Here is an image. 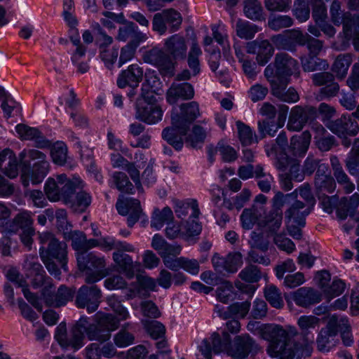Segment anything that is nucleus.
<instances>
[{"label":"nucleus","mask_w":359,"mask_h":359,"mask_svg":"<svg viewBox=\"0 0 359 359\" xmlns=\"http://www.w3.org/2000/svg\"><path fill=\"white\" fill-rule=\"evenodd\" d=\"M83 187V182L79 177L67 178L65 174L55 176V178L49 177L44 184V192L50 201H63L64 203L71 202V197L77 189Z\"/></svg>","instance_id":"nucleus-1"},{"label":"nucleus","mask_w":359,"mask_h":359,"mask_svg":"<svg viewBox=\"0 0 359 359\" xmlns=\"http://www.w3.org/2000/svg\"><path fill=\"white\" fill-rule=\"evenodd\" d=\"M264 338L269 341L267 353L277 359H293L294 351L289 341L288 333L280 325H269L263 332Z\"/></svg>","instance_id":"nucleus-2"},{"label":"nucleus","mask_w":359,"mask_h":359,"mask_svg":"<svg viewBox=\"0 0 359 359\" xmlns=\"http://www.w3.org/2000/svg\"><path fill=\"white\" fill-rule=\"evenodd\" d=\"M38 238L41 247L39 252L41 259L51 258L57 260L62 269L67 271V245L56 238L50 231L38 232Z\"/></svg>","instance_id":"nucleus-3"},{"label":"nucleus","mask_w":359,"mask_h":359,"mask_svg":"<svg viewBox=\"0 0 359 359\" xmlns=\"http://www.w3.org/2000/svg\"><path fill=\"white\" fill-rule=\"evenodd\" d=\"M76 259L79 268L86 270V282L94 283L105 276V259L93 253L77 252Z\"/></svg>","instance_id":"nucleus-4"},{"label":"nucleus","mask_w":359,"mask_h":359,"mask_svg":"<svg viewBox=\"0 0 359 359\" xmlns=\"http://www.w3.org/2000/svg\"><path fill=\"white\" fill-rule=\"evenodd\" d=\"M182 22L180 13L173 8L163 10L154 14L152 20V29L160 35H163L169 27L170 32L177 31Z\"/></svg>","instance_id":"nucleus-5"},{"label":"nucleus","mask_w":359,"mask_h":359,"mask_svg":"<svg viewBox=\"0 0 359 359\" xmlns=\"http://www.w3.org/2000/svg\"><path fill=\"white\" fill-rule=\"evenodd\" d=\"M274 79L283 85L287 84L289 77L299 74L298 62L286 53H278L273 63Z\"/></svg>","instance_id":"nucleus-6"},{"label":"nucleus","mask_w":359,"mask_h":359,"mask_svg":"<svg viewBox=\"0 0 359 359\" xmlns=\"http://www.w3.org/2000/svg\"><path fill=\"white\" fill-rule=\"evenodd\" d=\"M224 342L226 343V348L224 351L235 359H243L246 358L251 351L257 348L255 341L248 334L236 337L231 345L229 344V334L224 333Z\"/></svg>","instance_id":"nucleus-7"},{"label":"nucleus","mask_w":359,"mask_h":359,"mask_svg":"<svg viewBox=\"0 0 359 359\" xmlns=\"http://www.w3.org/2000/svg\"><path fill=\"white\" fill-rule=\"evenodd\" d=\"M156 102V99L149 101L140 97L136 102L135 118L147 124H155L161 121L163 110Z\"/></svg>","instance_id":"nucleus-8"},{"label":"nucleus","mask_w":359,"mask_h":359,"mask_svg":"<svg viewBox=\"0 0 359 359\" xmlns=\"http://www.w3.org/2000/svg\"><path fill=\"white\" fill-rule=\"evenodd\" d=\"M145 62L150 63L158 68L163 76H172L174 75L175 63L162 49L153 48L145 52L143 55Z\"/></svg>","instance_id":"nucleus-9"},{"label":"nucleus","mask_w":359,"mask_h":359,"mask_svg":"<svg viewBox=\"0 0 359 359\" xmlns=\"http://www.w3.org/2000/svg\"><path fill=\"white\" fill-rule=\"evenodd\" d=\"M180 109V114L174 111L172 112L171 121L174 126L180 127L184 130H189L191 123L201 116L199 104L192 101L182 104Z\"/></svg>","instance_id":"nucleus-10"},{"label":"nucleus","mask_w":359,"mask_h":359,"mask_svg":"<svg viewBox=\"0 0 359 359\" xmlns=\"http://www.w3.org/2000/svg\"><path fill=\"white\" fill-rule=\"evenodd\" d=\"M264 76L270 83L272 94L275 97L286 102H296L299 100V95L294 88H290L285 90L287 84L283 85L275 80L273 67L272 65H268L265 68Z\"/></svg>","instance_id":"nucleus-11"},{"label":"nucleus","mask_w":359,"mask_h":359,"mask_svg":"<svg viewBox=\"0 0 359 359\" xmlns=\"http://www.w3.org/2000/svg\"><path fill=\"white\" fill-rule=\"evenodd\" d=\"M102 294L95 285L82 286L76 296V304L79 308H86L88 313L95 311L100 303Z\"/></svg>","instance_id":"nucleus-12"},{"label":"nucleus","mask_w":359,"mask_h":359,"mask_svg":"<svg viewBox=\"0 0 359 359\" xmlns=\"http://www.w3.org/2000/svg\"><path fill=\"white\" fill-rule=\"evenodd\" d=\"M125 251H115L112 255L116 270L128 279H133L137 272L140 271L141 263L133 262L132 257L124 253Z\"/></svg>","instance_id":"nucleus-13"},{"label":"nucleus","mask_w":359,"mask_h":359,"mask_svg":"<svg viewBox=\"0 0 359 359\" xmlns=\"http://www.w3.org/2000/svg\"><path fill=\"white\" fill-rule=\"evenodd\" d=\"M163 48L172 62L184 60L187 57V46L182 35L175 34L165 39Z\"/></svg>","instance_id":"nucleus-14"},{"label":"nucleus","mask_w":359,"mask_h":359,"mask_svg":"<svg viewBox=\"0 0 359 359\" xmlns=\"http://www.w3.org/2000/svg\"><path fill=\"white\" fill-rule=\"evenodd\" d=\"M308 34H304L300 31L291 29L287 30L283 34H278L271 37V41L280 49H292V44L304 46L306 43Z\"/></svg>","instance_id":"nucleus-15"},{"label":"nucleus","mask_w":359,"mask_h":359,"mask_svg":"<svg viewBox=\"0 0 359 359\" xmlns=\"http://www.w3.org/2000/svg\"><path fill=\"white\" fill-rule=\"evenodd\" d=\"M23 267L26 276L32 279L31 283L34 288L40 287L45 283L47 278L46 272L36 256H27Z\"/></svg>","instance_id":"nucleus-16"},{"label":"nucleus","mask_w":359,"mask_h":359,"mask_svg":"<svg viewBox=\"0 0 359 359\" xmlns=\"http://www.w3.org/2000/svg\"><path fill=\"white\" fill-rule=\"evenodd\" d=\"M315 188L318 196L332 194L336 189V182L327 166L320 164L317 170L315 181Z\"/></svg>","instance_id":"nucleus-17"},{"label":"nucleus","mask_w":359,"mask_h":359,"mask_svg":"<svg viewBox=\"0 0 359 359\" xmlns=\"http://www.w3.org/2000/svg\"><path fill=\"white\" fill-rule=\"evenodd\" d=\"M289 107L285 104L278 107V119L276 121H263L258 123V130L262 138L266 135L275 136L278 129L281 128L285 122Z\"/></svg>","instance_id":"nucleus-18"},{"label":"nucleus","mask_w":359,"mask_h":359,"mask_svg":"<svg viewBox=\"0 0 359 359\" xmlns=\"http://www.w3.org/2000/svg\"><path fill=\"white\" fill-rule=\"evenodd\" d=\"M246 51L249 54H256L257 63L264 66L272 57L274 50L273 46L267 40H255L247 43Z\"/></svg>","instance_id":"nucleus-19"},{"label":"nucleus","mask_w":359,"mask_h":359,"mask_svg":"<svg viewBox=\"0 0 359 359\" xmlns=\"http://www.w3.org/2000/svg\"><path fill=\"white\" fill-rule=\"evenodd\" d=\"M291 297L297 306L303 308H309L322 299L320 292L309 287L297 289L291 294Z\"/></svg>","instance_id":"nucleus-20"},{"label":"nucleus","mask_w":359,"mask_h":359,"mask_svg":"<svg viewBox=\"0 0 359 359\" xmlns=\"http://www.w3.org/2000/svg\"><path fill=\"white\" fill-rule=\"evenodd\" d=\"M15 130L19 137L23 140H34L36 147L40 149L49 148L51 143L36 128H32L25 124H18Z\"/></svg>","instance_id":"nucleus-21"},{"label":"nucleus","mask_w":359,"mask_h":359,"mask_svg":"<svg viewBox=\"0 0 359 359\" xmlns=\"http://www.w3.org/2000/svg\"><path fill=\"white\" fill-rule=\"evenodd\" d=\"M74 291L65 285H61L56 293H53L48 289H44L42 292L44 301L49 306L60 307L64 306L67 302L72 300L74 297Z\"/></svg>","instance_id":"nucleus-22"},{"label":"nucleus","mask_w":359,"mask_h":359,"mask_svg":"<svg viewBox=\"0 0 359 359\" xmlns=\"http://www.w3.org/2000/svg\"><path fill=\"white\" fill-rule=\"evenodd\" d=\"M143 77V69L137 64L130 65L123 70L117 79V85L123 88L127 86L138 87Z\"/></svg>","instance_id":"nucleus-23"},{"label":"nucleus","mask_w":359,"mask_h":359,"mask_svg":"<svg viewBox=\"0 0 359 359\" xmlns=\"http://www.w3.org/2000/svg\"><path fill=\"white\" fill-rule=\"evenodd\" d=\"M226 348V343L222 340L219 334L214 332L210 337L204 339L198 346L199 351L205 359H212V353H219Z\"/></svg>","instance_id":"nucleus-24"},{"label":"nucleus","mask_w":359,"mask_h":359,"mask_svg":"<svg viewBox=\"0 0 359 359\" xmlns=\"http://www.w3.org/2000/svg\"><path fill=\"white\" fill-rule=\"evenodd\" d=\"M312 81L316 86H325L320 90L321 99L334 97L337 94V86L333 83L334 76L329 72H320L312 75Z\"/></svg>","instance_id":"nucleus-25"},{"label":"nucleus","mask_w":359,"mask_h":359,"mask_svg":"<svg viewBox=\"0 0 359 359\" xmlns=\"http://www.w3.org/2000/svg\"><path fill=\"white\" fill-rule=\"evenodd\" d=\"M173 209L178 218L182 219H184L191 211V215L189 217L198 218L200 210L197 201L192 198H188L186 200L173 199Z\"/></svg>","instance_id":"nucleus-26"},{"label":"nucleus","mask_w":359,"mask_h":359,"mask_svg":"<svg viewBox=\"0 0 359 359\" xmlns=\"http://www.w3.org/2000/svg\"><path fill=\"white\" fill-rule=\"evenodd\" d=\"M310 207L300 201L293 203L285 212V222H295L299 226L305 225V218L310 213Z\"/></svg>","instance_id":"nucleus-27"},{"label":"nucleus","mask_w":359,"mask_h":359,"mask_svg":"<svg viewBox=\"0 0 359 359\" xmlns=\"http://www.w3.org/2000/svg\"><path fill=\"white\" fill-rule=\"evenodd\" d=\"M194 96L193 86L189 83H172L167 92V101L174 104L179 98L190 100Z\"/></svg>","instance_id":"nucleus-28"},{"label":"nucleus","mask_w":359,"mask_h":359,"mask_svg":"<svg viewBox=\"0 0 359 359\" xmlns=\"http://www.w3.org/2000/svg\"><path fill=\"white\" fill-rule=\"evenodd\" d=\"M146 34L140 32L138 27L133 22H128L118 30L116 40L126 41L131 39L130 42L142 43L147 39Z\"/></svg>","instance_id":"nucleus-29"},{"label":"nucleus","mask_w":359,"mask_h":359,"mask_svg":"<svg viewBox=\"0 0 359 359\" xmlns=\"http://www.w3.org/2000/svg\"><path fill=\"white\" fill-rule=\"evenodd\" d=\"M315 280L329 300L335 297L337 294V279L334 278L331 280V275L327 271H318L315 276Z\"/></svg>","instance_id":"nucleus-30"},{"label":"nucleus","mask_w":359,"mask_h":359,"mask_svg":"<svg viewBox=\"0 0 359 359\" xmlns=\"http://www.w3.org/2000/svg\"><path fill=\"white\" fill-rule=\"evenodd\" d=\"M337 335V319L333 316L329 320L327 326L321 329L319 332L317 343L320 351H329L331 348V339H334Z\"/></svg>","instance_id":"nucleus-31"},{"label":"nucleus","mask_w":359,"mask_h":359,"mask_svg":"<svg viewBox=\"0 0 359 359\" xmlns=\"http://www.w3.org/2000/svg\"><path fill=\"white\" fill-rule=\"evenodd\" d=\"M85 328V324L83 319H80L79 321L71 329L69 334L66 337V343L62 344V347L67 348L71 347L74 350H78L83 346V329Z\"/></svg>","instance_id":"nucleus-32"},{"label":"nucleus","mask_w":359,"mask_h":359,"mask_svg":"<svg viewBox=\"0 0 359 359\" xmlns=\"http://www.w3.org/2000/svg\"><path fill=\"white\" fill-rule=\"evenodd\" d=\"M161 82L154 72H149L145 74V81L142 85L140 97L145 100H154L155 94L158 89Z\"/></svg>","instance_id":"nucleus-33"},{"label":"nucleus","mask_w":359,"mask_h":359,"mask_svg":"<svg viewBox=\"0 0 359 359\" xmlns=\"http://www.w3.org/2000/svg\"><path fill=\"white\" fill-rule=\"evenodd\" d=\"M172 126L163 129L162 137L168 144L172 145L176 150H181L183 147L182 137L184 136L189 130H183L180 127L174 126L171 121Z\"/></svg>","instance_id":"nucleus-34"},{"label":"nucleus","mask_w":359,"mask_h":359,"mask_svg":"<svg viewBox=\"0 0 359 359\" xmlns=\"http://www.w3.org/2000/svg\"><path fill=\"white\" fill-rule=\"evenodd\" d=\"M320 320L315 316H302L297 320V325L301 333L306 337L308 343H313L314 334L311 330L319 327Z\"/></svg>","instance_id":"nucleus-35"},{"label":"nucleus","mask_w":359,"mask_h":359,"mask_svg":"<svg viewBox=\"0 0 359 359\" xmlns=\"http://www.w3.org/2000/svg\"><path fill=\"white\" fill-rule=\"evenodd\" d=\"M343 34L347 41L352 39L355 49L359 51V13L344 22Z\"/></svg>","instance_id":"nucleus-36"},{"label":"nucleus","mask_w":359,"mask_h":359,"mask_svg":"<svg viewBox=\"0 0 359 359\" xmlns=\"http://www.w3.org/2000/svg\"><path fill=\"white\" fill-rule=\"evenodd\" d=\"M32 213L27 210H23L18 213L9 224L8 231L16 233L19 230H27L34 228V219Z\"/></svg>","instance_id":"nucleus-37"},{"label":"nucleus","mask_w":359,"mask_h":359,"mask_svg":"<svg viewBox=\"0 0 359 359\" xmlns=\"http://www.w3.org/2000/svg\"><path fill=\"white\" fill-rule=\"evenodd\" d=\"M307 120L308 116L304 109L300 106H295L290 111L287 128L289 130L299 131Z\"/></svg>","instance_id":"nucleus-38"},{"label":"nucleus","mask_w":359,"mask_h":359,"mask_svg":"<svg viewBox=\"0 0 359 359\" xmlns=\"http://www.w3.org/2000/svg\"><path fill=\"white\" fill-rule=\"evenodd\" d=\"M311 134L309 131L303 132L300 135H294L290 140V149L296 156H303L306 153L310 142Z\"/></svg>","instance_id":"nucleus-39"},{"label":"nucleus","mask_w":359,"mask_h":359,"mask_svg":"<svg viewBox=\"0 0 359 359\" xmlns=\"http://www.w3.org/2000/svg\"><path fill=\"white\" fill-rule=\"evenodd\" d=\"M83 321L85 324L83 333H86L89 340L97 341L102 343L108 341L111 338V334L100 326L97 322L88 325L86 319H83Z\"/></svg>","instance_id":"nucleus-40"},{"label":"nucleus","mask_w":359,"mask_h":359,"mask_svg":"<svg viewBox=\"0 0 359 359\" xmlns=\"http://www.w3.org/2000/svg\"><path fill=\"white\" fill-rule=\"evenodd\" d=\"M243 5L244 15L248 19L254 21H262L265 19L264 8L259 0H244Z\"/></svg>","instance_id":"nucleus-41"},{"label":"nucleus","mask_w":359,"mask_h":359,"mask_svg":"<svg viewBox=\"0 0 359 359\" xmlns=\"http://www.w3.org/2000/svg\"><path fill=\"white\" fill-rule=\"evenodd\" d=\"M173 213L169 207H165L161 210L156 209L154 211L151 226L156 230L161 229L165 224H168L169 222L172 221Z\"/></svg>","instance_id":"nucleus-42"},{"label":"nucleus","mask_w":359,"mask_h":359,"mask_svg":"<svg viewBox=\"0 0 359 359\" xmlns=\"http://www.w3.org/2000/svg\"><path fill=\"white\" fill-rule=\"evenodd\" d=\"M95 320L100 326L104 330H107L110 334L112 331L118 329L120 322L123 321L120 320V318H116L111 313H97L95 316Z\"/></svg>","instance_id":"nucleus-43"},{"label":"nucleus","mask_w":359,"mask_h":359,"mask_svg":"<svg viewBox=\"0 0 359 359\" xmlns=\"http://www.w3.org/2000/svg\"><path fill=\"white\" fill-rule=\"evenodd\" d=\"M259 31V27L248 21L238 20L236 24V32L237 36L243 39H252L256 33Z\"/></svg>","instance_id":"nucleus-44"},{"label":"nucleus","mask_w":359,"mask_h":359,"mask_svg":"<svg viewBox=\"0 0 359 359\" xmlns=\"http://www.w3.org/2000/svg\"><path fill=\"white\" fill-rule=\"evenodd\" d=\"M238 130V137L243 146H249L254 142H257V135L250 126L241 121L236 122Z\"/></svg>","instance_id":"nucleus-45"},{"label":"nucleus","mask_w":359,"mask_h":359,"mask_svg":"<svg viewBox=\"0 0 359 359\" xmlns=\"http://www.w3.org/2000/svg\"><path fill=\"white\" fill-rule=\"evenodd\" d=\"M213 38L222 46L224 55L230 51V43L225 26L222 23L214 25L211 27Z\"/></svg>","instance_id":"nucleus-46"},{"label":"nucleus","mask_w":359,"mask_h":359,"mask_svg":"<svg viewBox=\"0 0 359 359\" xmlns=\"http://www.w3.org/2000/svg\"><path fill=\"white\" fill-rule=\"evenodd\" d=\"M135 162H129L128 164L125 167L126 171L128 173L130 179L135 183L138 190H142V186L140 179V173L139 169L141 168L140 164L136 165L137 159L144 160V155L141 152H136L135 154Z\"/></svg>","instance_id":"nucleus-47"},{"label":"nucleus","mask_w":359,"mask_h":359,"mask_svg":"<svg viewBox=\"0 0 359 359\" xmlns=\"http://www.w3.org/2000/svg\"><path fill=\"white\" fill-rule=\"evenodd\" d=\"M261 216L262 211L255 206L244 209L241 215L243 228L245 229H252Z\"/></svg>","instance_id":"nucleus-48"},{"label":"nucleus","mask_w":359,"mask_h":359,"mask_svg":"<svg viewBox=\"0 0 359 359\" xmlns=\"http://www.w3.org/2000/svg\"><path fill=\"white\" fill-rule=\"evenodd\" d=\"M91 203V196L86 191L78 192L74 197V194L71 197V202L66 203L76 212H84Z\"/></svg>","instance_id":"nucleus-49"},{"label":"nucleus","mask_w":359,"mask_h":359,"mask_svg":"<svg viewBox=\"0 0 359 359\" xmlns=\"http://www.w3.org/2000/svg\"><path fill=\"white\" fill-rule=\"evenodd\" d=\"M318 111L322 116L323 121L325 125L334 134L337 133V123L332 121L331 118L335 115V109L329 106L326 103H321L319 105Z\"/></svg>","instance_id":"nucleus-50"},{"label":"nucleus","mask_w":359,"mask_h":359,"mask_svg":"<svg viewBox=\"0 0 359 359\" xmlns=\"http://www.w3.org/2000/svg\"><path fill=\"white\" fill-rule=\"evenodd\" d=\"M302 65L305 72L326 69L329 67L326 60L318 58L313 55L302 58Z\"/></svg>","instance_id":"nucleus-51"},{"label":"nucleus","mask_w":359,"mask_h":359,"mask_svg":"<svg viewBox=\"0 0 359 359\" xmlns=\"http://www.w3.org/2000/svg\"><path fill=\"white\" fill-rule=\"evenodd\" d=\"M64 237L65 239L72 241V248L78 251V252H83L86 245V238L85 234L80 231H65Z\"/></svg>","instance_id":"nucleus-52"},{"label":"nucleus","mask_w":359,"mask_h":359,"mask_svg":"<svg viewBox=\"0 0 359 359\" xmlns=\"http://www.w3.org/2000/svg\"><path fill=\"white\" fill-rule=\"evenodd\" d=\"M293 19L286 15H271L268 20V27L273 31L287 28L293 25Z\"/></svg>","instance_id":"nucleus-53"},{"label":"nucleus","mask_w":359,"mask_h":359,"mask_svg":"<svg viewBox=\"0 0 359 359\" xmlns=\"http://www.w3.org/2000/svg\"><path fill=\"white\" fill-rule=\"evenodd\" d=\"M216 298L223 304H228L233 299L234 288L229 281H223L217 287L216 291Z\"/></svg>","instance_id":"nucleus-54"},{"label":"nucleus","mask_w":359,"mask_h":359,"mask_svg":"<svg viewBox=\"0 0 359 359\" xmlns=\"http://www.w3.org/2000/svg\"><path fill=\"white\" fill-rule=\"evenodd\" d=\"M50 156L54 163L63 165L67 158V147L62 142H55L50 148Z\"/></svg>","instance_id":"nucleus-55"},{"label":"nucleus","mask_w":359,"mask_h":359,"mask_svg":"<svg viewBox=\"0 0 359 359\" xmlns=\"http://www.w3.org/2000/svg\"><path fill=\"white\" fill-rule=\"evenodd\" d=\"M338 332L340 333L342 342L346 346H350L353 344V337L351 326L346 317H342L338 321Z\"/></svg>","instance_id":"nucleus-56"},{"label":"nucleus","mask_w":359,"mask_h":359,"mask_svg":"<svg viewBox=\"0 0 359 359\" xmlns=\"http://www.w3.org/2000/svg\"><path fill=\"white\" fill-rule=\"evenodd\" d=\"M202 54V51L198 44L194 42L191 44L188 55L187 62L189 68L192 70L193 75L195 76L200 72L199 56Z\"/></svg>","instance_id":"nucleus-57"},{"label":"nucleus","mask_w":359,"mask_h":359,"mask_svg":"<svg viewBox=\"0 0 359 359\" xmlns=\"http://www.w3.org/2000/svg\"><path fill=\"white\" fill-rule=\"evenodd\" d=\"M117 189L125 193H132L134 186L123 172H114L111 176Z\"/></svg>","instance_id":"nucleus-58"},{"label":"nucleus","mask_w":359,"mask_h":359,"mask_svg":"<svg viewBox=\"0 0 359 359\" xmlns=\"http://www.w3.org/2000/svg\"><path fill=\"white\" fill-rule=\"evenodd\" d=\"M283 212L279 210H271L266 216L264 224L271 233H276L282 224Z\"/></svg>","instance_id":"nucleus-59"},{"label":"nucleus","mask_w":359,"mask_h":359,"mask_svg":"<svg viewBox=\"0 0 359 359\" xmlns=\"http://www.w3.org/2000/svg\"><path fill=\"white\" fill-rule=\"evenodd\" d=\"M50 168L48 161L41 163H34L31 174V182L33 184H37L42 182L47 175Z\"/></svg>","instance_id":"nucleus-60"},{"label":"nucleus","mask_w":359,"mask_h":359,"mask_svg":"<svg viewBox=\"0 0 359 359\" xmlns=\"http://www.w3.org/2000/svg\"><path fill=\"white\" fill-rule=\"evenodd\" d=\"M265 297L270 304L280 309L283 306V300L280 290L274 285H269L264 290Z\"/></svg>","instance_id":"nucleus-61"},{"label":"nucleus","mask_w":359,"mask_h":359,"mask_svg":"<svg viewBox=\"0 0 359 359\" xmlns=\"http://www.w3.org/2000/svg\"><path fill=\"white\" fill-rule=\"evenodd\" d=\"M141 43L128 42L121 49L118 60V67L133 60L136 54V50Z\"/></svg>","instance_id":"nucleus-62"},{"label":"nucleus","mask_w":359,"mask_h":359,"mask_svg":"<svg viewBox=\"0 0 359 359\" xmlns=\"http://www.w3.org/2000/svg\"><path fill=\"white\" fill-rule=\"evenodd\" d=\"M115 345L118 348H125L135 341L134 335L126 330V326L122 327L113 338Z\"/></svg>","instance_id":"nucleus-63"},{"label":"nucleus","mask_w":359,"mask_h":359,"mask_svg":"<svg viewBox=\"0 0 359 359\" xmlns=\"http://www.w3.org/2000/svg\"><path fill=\"white\" fill-rule=\"evenodd\" d=\"M217 150H219V154L224 162L231 163L238 158L235 149L222 141L217 143Z\"/></svg>","instance_id":"nucleus-64"}]
</instances>
